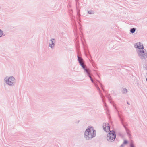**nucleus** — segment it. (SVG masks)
<instances>
[{
	"mask_svg": "<svg viewBox=\"0 0 147 147\" xmlns=\"http://www.w3.org/2000/svg\"><path fill=\"white\" fill-rule=\"evenodd\" d=\"M118 117H119L120 121H121V123L122 125H123L124 123L123 122L124 120L121 117V115L119 113V112L118 111Z\"/></svg>",
	"mask_w": 147,
	"mask_h": 147,
	"instance_id": "obj_8",
	"label": "nucleus"
},
{
	"mask_svg": "<svg viewBox=\"0 0 147 147\" xmlns=\"http://www.w3.org/2000/svg\"><path fill=\"white\" fill-rule=\"evenodd\" d=\"M56 42V39L55 38L50 39L49 42V46L52 49H54Z\"/></svg>",
	"mask_w": 147,
	"mask_h": 147,
	"instance_id": "obj_6",
	"label": "nucleus"
},
{
	"mask_svg": "<svg viewBox=\"0 0 147 147\" xmlns=\"http://www.w3.org/2000/svg\"><path fill=\"white\" fill-rule=\"evenodd\" d=\"M5 36L3 31L0 29V37Z\"/></svg>",
	"mask_w": 147,
	"mask_h": 147,
	"instance_id": "obj_12",
	"label": "nucleus"
},
{
	"mask_svg": "<svg viewBox=\"0 0 147 147\" xmlns=\"http://www.w3.org/2000/svg\"><path fill=\"white\" fill-rule=\"evenodd\" d=\"M88 13L90 14H93L94 13V11L92 10H90L88 11Z\"/></svg>",
	"mask_w": 147,
	"mask_h": 147,
	"instance_id": "obj_15",
	"label": "nucleus"
},
{
	"mask_svg": "<svg viewBox=\"0 0 147 147\" xmlns=\"http://www.w3.org/2000/svg\"><path fill=\"white\" fill-rule=\"evenodd\" d=\"M5 83L10 87L15 86L16 84V79L12 76H6L4 79Z\"/></svg>",
	"mask_w": 147,
	"mask_h": 147,
	"instance_id": "obj_4",
	"label": "nucleus"
},
{
	"mask_svg": "<svg viewBox=\"0 0 147 147\" xmlns=\"http://www.w3.org/2000/svg\"><path fill=\"white\" fill-rule=\"evenodd\" d=\"M99 91L100 94V96L102 99L103 102L105 103V106H106V103H105V97L104 96H103L102 95V93L101 91L100 90H99Z\"/></svg>",
	"mask_w": 147,
	"mask_h": 147,
	"instance_id": "obj_9",
	"label": "nucleus"
},
{
	"mask_svg": "<svg viewBox=\"0 0 147 147\" xmlns=\"http://www.w3.org/2000/svg\"><path fill=\"white\" fill-rule=\"evenodd\" d=\"M99 91L100 94V96L102 99L103 102L105 103V106H106V103H105V97L104 96H103L102 95V93L101 91L100 90H99Z\"/></svg>",
	"mask_w": 147,
	"mask_h": 147,
	"instance_id": "obj_10",
	"label": "nucleus"
},
{
	"mask_svg": "<svg viewBox=\"0 0 147 147\" xmlns=\"http://www.w3.org/2000/svg\"><path fill=\"white\" fill-rule=\"evenodd\" d=\"M79 122H80V120H78L76 121L75 123L76 124H78L79 123Z\"/></svg>",
	"mask_w": 147,
	"mask_h": 147,
	"instance_id": "obj_21",
	"label": "nucleus"
},
{
	"mask_svg": "<svg viewBox=\"0 0 147 147\" xmlns=\"http://www.w3.org/2000/svg\"><path fill=\"white\" fill-rule=\"evenodd\" d=\"M91 80V81H92V83H94V84H95V83H94V80H93V79Z\"/></svg>",
	"mask_w": 147,
	"mask_h": 147,
	"instance_id": "obj_23",
	"label": "nucleus"
},
{
	"mask_svg": "<svg viewBox=\"0 0 147 147\" xmlns=\"http://www.w3.org/2000/svg\"><path fill=\"white\" fill-rule=\"evenodd\" d=\"M103 129L105 131L107 132H110V126L108 123H104L103 125Z\"/></svg>",
	"mask_w": 147,
	"mask_h": 147,
	"instance_id": "obj_7",
	"label": "nucleus"
},
{
	"mask_svg": "<svg viewBox=\"0 0 147 147\" xmlns=\"http://www.w3.org/2000/svg\"><path fill=\"white\" fill-rule=\"evenodd\" d=\"M113 106H115V105H114V104H113Z\"/></svg>",
	"mask_w": 147,
	"mask_h": 147,
	"instance_id": "obj_26",
	"label": "nucleus"
},
{
	"mask_svg": "<svg viewBox=\"0 0 147 147\" xmlns=\"http://www.w3.org/2000/svg\"><path fill=\"white\" fill-rule=\"evenodd\" d=\"M130 147H135L134 145L132 142H131L130 143Z\"/></svg>",
	"mask_w": 147,
	"mask_h": 147,
	"instance_id": "obj_17",
	"label": "nucleus"
},
{
	"mask_svg": "<svg viewBox=\"0 0 147 147\" xmlns=\"http://www.w3.org/2000/svg\"><path fill=\"white\" fill-rule=\"evenodd\" d=\"M107 98L110 101V103L112 104V102L111 101V97L110 96V94H109L107 96Z\"/></svg>",
	"mask_w": 147,
	"mask_h": 147,
	"instance_id": "obj_16",
	"label": "nucleus"
},
{
	"mask_svg": "<svg viewBox=\"0 0 147 147\" xmlns=\"http://www.w3.org/2000/svg\"><path fill=\"white\" fill-rule=\"evenodd\" d=\"M134 47L138 49L137 52L139 57L142 59H144L147 57L146 51L144 48L142 43L138 42L135 43L134 45Z\"/></svg>",
	"mask_w": 147,
	"mask_h": 147,
	"instance_id": "obj_1",
	"label": "nucleus"
},
{
	"mask_svg": "<svg viewBox=\"0 0 147 147\" xmlns=\"http://www.w3.org/2000/svg\"><path fill=\"white\" fill-rule=\"evenodd\" d=\"M143 68L144 69L147 71V65L146 64L144 65H143Z\"/></svg>",
	"mask_w": 147,
	"mask_h": 147,
	"instance_id": "obj_18",
	"label": "nucleus"
},
{
	"mask_svg": "<svg viewBox=\"0 0 147 147\" xmlns=\"http://www.w3.org/2000/svg\"><path fill=\"white\" fill-rule=\"evenodd\" d=\"M127 90L126 88H124L122 91L123 94H126L127 93Z\"/></svg>",
	"mask_w": 147,
	"mask_h": 147,
	"instance_id": "obj_14",
	"label": "nucleus"
},
{
	"mask_svg": "<svg viewBox=\"0 0 147 147\" xmlns=\"http://www.w3.org/2000/svg\"><path fill=\"white\" fill-rule=\"evenodd\" d=\"M116 138V134L115 132L112 130L110 131L109 133L107 134V139L108 141L112 142L115 140Z\"/></svg>",
	"mask_w": 147,
	"mask_h": 147,
	"instance_id": "obj_5",
	"label": "nucleus"
},
{
	"mask_svg": "<svg viewBox=\"0 0 147 147\" xmlns=\"http://www.w3.org/2000/svg\"><path fill=\"white\" fill-rule=\"evenodd\" d=\"M125 146V145L123 143L122 144H121L120 146V147H124Z\"/></svg>",
	"mask_w": 147,
	"mask_h": 147,
	"instance_id": "obj_22",
	"label": "nucleus"
},
{
	"mask_svg": "<svg viewBox=\"0 0 147 147\" xmlns=\"http://www.w3.org/2000/svg\"><path fill=\"white\" fill-rule=\"evenodd\" d=\"M127 104L129 105H130V104L128 102V101H127Z\"/></svg>",
	"mask_w": 147,
	"mask_h": 147,
	"instance_id": "obj_25",
	"label": "nucleus"
},
{
	"mask_svg": "<svg viewBox=\"0 0 147 147\" xmlns=\"http://www.w3.org/2000/svg\"><path fill=\"white\" fill-rule=\"evenodd\" d=\"M127 143H128L127 141L126 140H124V142H123V144L125 145V144H127Z\"/></svg>",
	"mask_w": 147,
	"mask_h": 147,
	"instance_id": "obj_20",
	"label": "nucleus"
},
{
	"mask_svg": "<svg viewBox=\"0 0 147 147\" xmlns=\"http://www.w3.org/2000/svg\"><path fill=\"white\" fill-rule=\"evenodd\" d=\"M95 86H96V87L97 88V90L99 91V90H100V89L99 88V87H98V85H97L96 84H94Z\"/></svg>",
	"mask_w": 147,
	"mask_h": 147,
	"instance_id": "obj_19",
	"label": "nucleus"
},
{
	"mask_svg": "<svg viewBox=\"0 0 147 147\" xmlns=\"http://www.w3.org/2000/svg\"><path fill=\"white\" fill-rule=\"evenodd\" d=\"M136 28H133L130 29V32L132 34L134 33L135 32Z\"/></svg>",
	"mask_w": 147,
	"mask_h": 147,
	"instance_id": "obj_13",
	"label": "nucleus"
},
{
	"mask_svg": "<svg viewBox=\"0 0 147 147\" xmlns=\"http://www.w3.org/2000/svg\"><path fill=\"white\" fill-rule=\"evenodd\" d=\"M100 84L101 85V88L104 90V89L102 87V85L101 83H100Z\"/></svg>",
	"mask_w": 147,
	"mask_h": 147,
	"instance_id": "obj_24",
	"label": "nucleus"
},
{
	"mask_svg": "<svg viewBox=\"0 0 147 147\" xmlns=\"http://www.w3.org/2000/svg\"><path fill=\"white\" fill-rule=\"evenodd\" d=\"M96 131L93 127H89L87 128L84 133V138L87 140H90L96 136Z\"/></svg>",
	"mask_w": 147,
	"mask_h": 147,
	"instance_id": "obj_2",
	"label": "nucleus"
},
{
	"mask_svg": "<svg viewBox=\"0 0 147 147\" xmlns=\"http://www.w3.org/2000/svg\"><path fill=\"white\" fill-rule=\"evenodd\" d=\"M123 127H124V128H125V129L126 130V131L127 132V134L128 135H130L129 134V132H130V131L126 127L125 125L124 124H123Z\"/></svg>",
	"mask_w": 147,
	"mask_h": 147,
	"instance_id": "obj_11",
	"label": "nucleus"
},
{
	"mask_svg": "<svg viewBox=\"0 0 147 147\" xmlns=\"http://www.w3.org/2000/svg\"><path fill=\"white\" fill-rule=\"evenodd\" d=\"M78 60L80 65L81 66L82 68L84 70V72L86 73L87 76H89L91 80L93 79L90 75V71L88 68L86 66L84 65L83 60L82 58L80 57L79 55L77 56Z\"/></svg>",
	"mask_w": 147,
	"mask_h": 147,
	"instance_id": "obj_3",
	"label": "nucleus"
}]
</instances>
